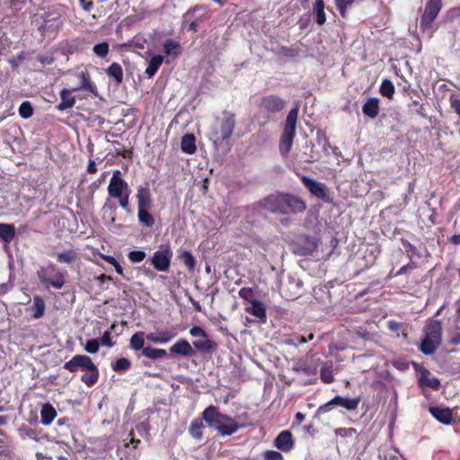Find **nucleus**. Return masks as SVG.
I'll list each match as a JSON object with an SVG mask.
<instances>
[{
    "mask_svg": "<svg viewBox=\"0 0 460 460\" xmlns=\"http://www.w3.org/2000/svg\"><path fill=\"white\" fill-rule=\"evenodd\" d=\"M401 327H402V323H400L396 321L391 320L388 322V328L392 332H398L401 329Z\"/></svg>",
    "mask_w": 460,
    "mask_h": 460,
    "instance_id": "obj_58",
    "label": "nucleus"
},
{
    "mask_svg": "<svg viewBox=\"0 0 460 460\" xmlns=\"http://www.w3.org/2000/svg\"><path fill=\"white\" fill-rule=\"evenodd\" d=\"M175 333L172 331H161L157 332V336L159 340V344H164L172 341L175 337Z\"/></svg>",
    "mask_w": 460,
    "mask_h": 460,
    "instance_id": "obj_46",
    "label": "nucleus"
},
{
    "mask_svg": "<svg viewBox=\"0 0 460 460\" xmlns=\"http://www.w3.org/2000/svg\"><path fill=\"white\" fill-rule=\"evenodd\" d=\"M179 259L188 268L189 270H192L196 264V260L190 251H183L179 255Z\"/></svg>",
    "mask_w": 460,
    "mask_h": 460,
    "instance_id": "obj_39",
    "label": "nucleus"
},
{
    "mask_svg": "<svg viewBox=\"0 0 460 460\" xmlns=\"http://www.w3.org/2000/svg\"><path fill=\"white\" fill-rule=\"evenodd\" d=\"M320 378L324 384H332L334 381L333 367L332 363H324L320 369Z\"/></svg>",
    "mask_w": 460,
    "mask_h": 460,
    "instance_id": "obj_35",
    "label": "nucleus"
},
{
    "mask_svg": "<svg viewBox=\"0 0 460 460\" xmlns=\"http://www.w3.org/2000/svg\"><path fill=\"white\" fill-rule=\"evenodd\" d=\"M57 260L59 263H74L77 260V253L74 250H66L57 254Z\"/></svg>",
    "mask_w": 460,
    "mask_h": 460,
    "instance_id": "obj_37",
    "label": "nucleus"
},
{
    "mask_svg": "<svg viewBox=\"0 0 460 460\" xmlns=\"http://www.w3.org/2000/svg\"><path fill=\"white\" fill-rule=\"evenodd\" d=\"M314 11L315 13V22L319 25L324 24L326 22V15L324 12V1L323 0H315L314 4Z\"/></svg>",
    "mask_w": 460,
    "mask_h": 460,
    "instance_id": "obj_36",
    "label": "nucleus"
},
{
    "mask_svg": "<svg viewBox=\"0 0 460 460\" xmlns=\"http://www.w3.org/2000/svg\"><path fill=\"white\" fill-rule=\"evenodd\" d=\"M394 366L400 370H405L409 367V364L402 360L394 361Z\"/></svg>",
    "mask_w": 460,
    "mask_h": 460,
    "instance_id": "obj_62",
    "label": "nucleus"
},
{
    "mask_svg": "<svg viewBox=\"0 0 460 460\" xmlns=\"http://www.w3.org/2000/svg\"><path fill=\"white\" fill-rule=\"evenodd\" d=\"M425 338L420 345V350L424 355H432L442 343V325L439 320L431 321L424 328Z\"/></svg>",
    "mask_w": 460,
    "mask_h": 460,
    "instance_id": "obj_5",
    "label": "nucleus"
},
{
    "mask_svg": "<svg viewBox=\"0 0 460 460\" xmlns=\"http://www.w3.org/2000/svg\"><path fill=\"white\" fill-rule=\"evenodd\" d=\"M429 371L423 369L421 376L419 379L420 385L421 387H429L434 390H438L440 387V381L437 377H429Z\"/></svg>",
    "mask_w": 460,
    "mask_h": 460,
    "instance_id": "obj_26",
    "label": "nucleus"
},
{
    "mask_svg": "<svg viewBox=\"0 0 460 460\" xmlns=\"http://www.w3.org/2000/svg\"><path fill=\"white\" fill-rule=\"evenodd\" d=\"M146 333L142 331L136 332L129 339L128 348L137 353L138 351L143 352L145 346Z\"/></svg>",
    "mask_w": 460,
    "mask_h": 460,
    "instance_id": "obj_21",
    "label": "nucleus"
},
{
    "mask_svg": "<svg viewBox=\"0 0 460 460\" xmlns=\"http://www.w3.org/2000/svg\"><path fill=\"white\" fill-rule=\"evenodd\" d=\"M151 208H137V217L139 223L146 227H152L155 225V218L149 213Z\"/></svg>",
    "mask_w": 460,
    "mask_h": 460,
    "instance_id": "obj_34",
    "label": "nucleus"
},
{
    "mask_svg": "<svg viewBox=\"0 0 460 460\" xmlns=\"http://www.w3.org/2000/svg\"><path fill=\"white\" fill-rule=\"evenodd\" d=\"M10 6L16 10H21L25 5L23 0H8Z\"/></svg>",
    "mask_w": 460,
    "mask_h": 460,
    "instance_id": "obj_55",
    "label": "nucleus"
},
{
    "mask_svg": "<svg viewBox=\"0 0 460 460\" xmlns=\"http://www.w3.org/2000/svg\"><path fill=\"white\" fill-rule=\"evenodd\" d=\"M294 445L293 435L289 430L281 431L274 440V446L282 452H289Z\"/></svg>",
    "mask_w": 460,
    "mask_h": 460,
    "instance_id": "obj_16",
    "label": "nucleus"
},
{
    "mask_svg": "<svg viewBox=\"0 0 460 460\" xmlns=\"http://www.w3.org/2000/svg\"><path fill=\"white\" fill-rule=\"evenodd\" d=\"M106 172H103L99 179L93 181L89 187L92 193H94L101 185L105 181Z\"/></svg>",
    "mask_w": 460,
    "mask_h": 460,
    "instance_id": "obj_52",
    "label": "nucleus"
},
{
    "mask_svg": "<svg viewBox=\"0 0 460 460\" xmlns=\"http://www.w3.org/2000/svg\"><path fill=\"white\" fill-rule=\"evenodd\" d=\"M141 356L152 360H157L166 357L167 352L164 349H157L153 348L151 346H146V348L143 349V352H141Z\"/></svg>",
    "mask_w": 460,
    "mask_h": 460,
    "instance_id": "obj_30",
    "label": "nucleus"
},
{
    "mask_svg": "<svg viewBox=\"0 0 460 460\" xmlns=\"http://www.w3.org/2000/svg\"><path fill=\"white\" fill-rule=\"evenodd\" d=\"M164 51L168 56L178 57L181 53V46L177 40H166L164 43Z\"/></svg>",
    "mask_w": 460,
    "mask_h": 460,
    "instance_id": "obj_31",
    "label": "nucleus"
},
{
    "mask_svg": "<svg viewBox=\"0 0 460 460\" xmlns=\"http://www.w3.org/2000/svg\"><path fill=\"white\" fill-rule=\"evenodd\" d=\"M99 342H100V345H102V346H106L108 348H111L115 345V342L112 341L111 340V332L110 331H105L102 337L100 338V340H98Z\"/></svg>",
    "mask_w": 460,
    "mask_h": 460,
    "instance_id": "obj_48",
    "label": "nucleus"
},
{
    "mask_svg": "<svg viewBox=\"0 0 460 460\" xmlns=\"http://www.w3.org/2000/svg\"><path fill=\"white\" fill-rule=\"evenodd\" d=\"M110 50V46L107 41L98 43L93 46V51L99 58H105Z\"/></svg>",
    "mask_w": 460,
    "mask_h": 460,
    "instance_id": "obj_42",
    "label": "nucleus"
},
{
    "mask_svg": "<svg viewBox=\"0 0 460 460\" xmlns=\"http://www.w3.org/2000/svg\"><path fill=\"white\" fill-rule=\"evenodd\" d=\"M253 290L252 288H242L239 292H238V295L241 298H243V300H246L248 302L251 303V301H252V296H253Z\"/></svg>",
    "mask_w": 460,
    "mask_h": 460,
    "instance_id": "obj_49",
    "label": "nucleus"
},
{
    "mask_svg": "<svg viewBox=\"0 0 460 460\" xmlns=\"http://www.w3.org/2000/svg\"><path fill=\"white\" fill-rule=\"evenodd\" d=\"M172 258V251L166 245L155 252L149 261L156 270L165 272L170 270Z\"/></svg>",
    "mask_w": 460,
    "mask_h": 460,
    "instance_id": "obj_11",
    "label": "nucleus"
},
{
    "mask_svg": "<svg viewBox=\"0 0 460 460\" xmlns=\"http://www.w3.org/2000/svg\"><path fill=\"white\" fill-rule=\"evenodd\" d=\"M314 334L313 333H310L308 335V337H305V336H296V339L294 341H297L298 343L300 344H304V343H306L307 341H312L314 339Z\"/></svg>",
    "mask_w": 460,
    "mask_h": 460,
    "instance_id": "obj_56",
    "label": "nucleus"
},
{
    "mask_svg": "<svg viewBox=\"0 0 460 460\" xmlns=\"http://www.w3.org/2000/svg\"><path fill=\"white\" fill-rule=\"evenodd\" d=\"M360 402V398H344L340 395H336L334 398L332 399V402H333L334 405L341 406L348 411H354L358 407Z\"/></svg>",
    "mask_w": 460,
    "mask_h": 460,
    "instance_id": "obj_23",
    "label": "nucleus"
},
{
    "mask_svg": "<svg viewBox=\"0 0 460 460\" xmlns=\"http://www.w3.org/2000/svg\"><path fill=\"white\" fill-rule=\"evenodd\" d=\"M15 237V227L13 225L0 223V239L6 244L13 242Z\"/></svg>",
    "mask_w": 460,
    "mask_h": 460,
    "instance_id": "obj_27",
    "label": "nucleus"
},
{
    "mask_svg": "<svg viewBox=\"0 0 460 460\" xmlns=\"http://www.w3.org/2000/svg\"><path fill=\"white\" fill-rule=\"evenodd\" d=\"M181 151L192 155L196 152V138L193 134H186L182 137L181 141Z\"/></svg>",
    "mask_w": 460,
    "mask_h": 460,
    "instance_id": "obj_28",
    "label": "nucleus"
},
{
    "mask_svg": "<svg viewBox=\"0 0 460 460\" xmlns=\"http://www.w3.org/2000/svg\"><path fill=\"white\" fill-rule=\"evenodd\" d=\"M77 89H67L64 88L60 91L59 96H60V103L57 105V109L58 111H66L68 109H71L75 104V97L72 94L73 92L76 91Z\"/></svg>",
    "mask_w": 460,
    "mask_h": 460,
    "instance_id": "obj_18",
    "label": "nucleus"
},
{
    "mask_svg": "<svg viewBox=\"0 0 460 460\" xmlns=\"http://www.w3.org/2000/svg\"><path fill=\"white\" fill-rule=\"evenodd\" d=\"M317 241L314 237L304 235L299 238V250L301 255H311L317 249Z\"/></svg>",
    "mask_w": 460,
    "mask_h": 460,
    "instance_id": "obj_20",
    "label": "nucleus"
},
{
    "mask_svg": "<svg viewBox=\"0 0 460 460\" xmlns=\"http://www.w3.org/2000/svg\"><path fill=\"white\" fill-rule=\"evenodd\" d=\"M101 257H102V258L106 262H108L109 264H111V265H112V266H113V265H115V264H117V261H117L113 256H111V255H104V254H102V255H101Z\"/></svg>",
    "mask_w": 460,
    "mask_h": 460,
    "instance_id": "obj_63",
    "label": "nucleus"
},
{
    "mask_svg": "<svg viewBox=\"0 0 460 460\" xmlns=\"http://www.w3.org/2000/svg\"><path fill=\"white\" fill-rule=\"evenodd\" d=\"M107 190L109 198L117 199L119 206L127 213L131 212L129 205V196L131 190L127 181L122 179L121 172L119 170H115L113 172Z\"/></svg>",
    "mask_w": 460,
    "mask_h": 460,
    "instance_id": "obj_3",
    "label": "nucleus"
},
{
    "mask_svg": "<svg viewBox=\"0 0 460 460\" xmlns=\"http://www.w3.org/2000/svg\"><path fill=\"white\" fill-rule=\"evenodd\" d=\"M100 348V342L97 339H91L86 341L84 346V350L88 353L94 354L97 353Z\"/></svg>",
    "mask_w": 460,
    "mask_h": 460,
    "instance_id": "obj_47",
    "label": "nucleus"
},
{
    "mask_svg": "<svg viewBox=\"0 0 460 460\" xmlns=\"http://www.w3.org/2000/svg\"><path fill=\"white\" fill-rule=\"evenodd\" d=\"M146 257V253L140 250L131 251L128 254V258L132 263L141 262Z\"/></svg>",
    "mask_w": 460,
    "mask_h": 460,
    "instance_id": "obj_45",
    "label": "nucleus"
},
{
    "mask_svg": "<svg viewBox=\"0 0 460 460\" xmlns=\"http://www.w3.org/2000/svg\"><path fill=\"white\" fill-rule=\"evenodd\" d=\"M245 312L259 319V323L267 322V311L264 304L257 299L251 301V305L244 308Z\"/></svg>",
    "mask_w": 460,
    "mask_h": 460,
    "instance_id": "obj_17",
    "label": "nucleus"
},
{
    "mask_svg": "<svg viewBox=\"0 0 460 460\" xmlns=\"http://www.w3.org/2000/svg\"><path fill=\"white\" fill-rule=\"evenodd\" d=\"M296 372H302L305 375H314L316 373V368L308 366L305 362H298L295 367Z\"/></svg>",
    "mask_w": 460,
    "mask_h": 460,
    "instance_id": "obj_44",
    "label": "nucleus"
},
{
    "mask_svg": "<svg viewBox=\"0 0 460 460\" xmlns=\"http://www.w3.org/2000/svg\"><path fill=\"white\" fill-rule=\"evenodd\" d=\"M40 282L46 288L60 289L66 283L65 273L59 270L55 264L40 266L37 271Z\"/></svg>",
    "mask_w": 460,
    "mask_h": 460,
    "instance_id": "obj_7",
    "label": "nucleus"
},
{
    "mask_svg": "<svg viewBox=\"0 0 460 460\" xmlns=\"http://www.w3.org/2000/svg\"><path fill=\"white\" fill-rule=\"evenodd\" d=\"M449 344L455 346L460 344V332L449 340Z\"/></svg>",
    "mask_w": 460,
    "mask_h": 460,
    "instance_id": "obj_64",
    "label": "nucleus"
},
{
    "mask_svg": "<svg viewBox=\"0 0 460 460\" xmlns=\"http://www.w3.org/2000/svg\"><path fill=\"white\" fill-rule=\"evenodd\" d=\"M146 339L153 343L159 344L157 332H149L146 335Z\"/></svg>",
    "mask_w": 460,
    "mask_h": 460,
    "instance_id": "obj_60",
    "label": "nucleus"
},
{
    "mask_svg": "<svg viewBox=\"0 0 460 460\" xmlns=\"http://www.w3.org/2000/svg\"><path fill=\"white\" fill-rule=\"evenodd\" d=\"M163 62L164 58L160 55H155L150 59L145 72L148 78H152L156 74Z\"/></svg>",
    "mask_w": 460,
    "mask_h": 460,
    "instance_id": "obj_32",
    "label": "nucleus"
},
{
    "mask_svg": "<svg viewBox=\"0 0 460 460\" xmlns=\"http://www.w3.org/2000/svg\"><path fill=\"white\" fill-rule=\"evenodd\" d=\"M441 7V0H429L427 2L420 24L421 30L426 31L431 27V24L437 18Z\"/></svg>",
    "mask_w": 460,
    "mask_h": 460,
    "instance_id": "obj_12",
    "label": "nucleus"
},
{
    "mask_svg": "<svg viewBox=\"0 0 460 460\" xmlns=\"http://www.w3.org/2000/svg\"><path fill=\"white\" fill-rule=\"evenodd\" d=\"M364 114L374 118V97L369 98L363 106Z\"/></svg>",
    "mask_w": 460,
    "mask_h": 460,
    "instance_id": "obj_51",
    "label": "nucleus"
},
{
    "mask_svg": "<svg viewBox=\"0 0 460 460\" xmlns=\"http://www.w3.org/2000/svg\"><path fill=\"white\" fill-rule=\"evenodd\" d=\"M190 334L192 337L199 338L193 341L192 344L198 351L201 353H208L217 349V344L209 340L205 330L200 326H193L190 330Z\"/></svg>",
    "mask_w": 460,
    "mask_h": 460,
    "instance_id": "obj_10",
    "label": "nucleus"
},
{
    "mask_svg": "<svg viewBox=\"0 0 460 460\" xmlns=\"http://www.w3.org/2000/svg\"><path fill=\"white\" fill-rule=\"evenodd\" d=\"M279 54H281L286 57L293 58L297 54V52L294 49L288 48V47H281L279 49Z\"/></svg>",
    "mask_w": 460,
    "mask_h": 460,
    "instance_id": "obj_53",
    "label": "nucleus"
},
{
    "mask_svg": "<svg viewBox=\"0 0 460 460\" xmlns=\"http://www.w3.org/2000/svg\"><path fill=\"white\" fill-rule=\"evenodd\" d=\"M86 172L90 174H93L97 172V166L93 159H90L87 164Z\"/></svg>",
    "mask_w": 460,
    "mask_h": 460,
    "instance_id": "obj_57",
    "label": "nucleus"
},
{
    "mask_svg": "<svg viewBox=\"0 0 460 460\" xmlns=\"http://www.w3.org/2000/svg\"><path fill=\"white\" fill-rule=\"evenodd\" d=\"M298 107L292 108L286 118L285 126L279 142V152L286 156L290 152L294 138L296 137V120L298 117Z\"/></svg>",
    "mask_w": 460,
    "mask_h": 460,
    "instance_id": "obj_6",
    "label": "nucleus"
},
{
    "mask_svg": "<svg viewBox=\"0 0 460 460\" xmlns=\"http://www.w3.org/2000/svg\"><path fill=\"white\" fill-rule=\"evenodd\" d=\"M93 364V361L89 356L75 355L69 361L64 364L63 368L69 371L70 373H75L79 369L85 371Z\"/></svg>",
    "mask_w": 460,
    "mask_h": 460,
    "instance_id": "obj_13",
    "label": "nucleus"
},
{
    "mask_svg": "<svg viewBox=\"0 0 460 460\" xmlns=\"http://www.w3.org/2000/svg\"><path fill=\"white\" fill-rule=\"evenodd\" d=\"M45 308L46 306L43 298L40 296H33V303L30 308L32 312L31 317L33 319L41 318L44 315Z\"/></svg>",
    "mask_w": 460,
    "mask_h": 460,
    "instance_id": "obj_29",
    "label": "nucleus"
},
{
    "mask_svg": "<svg viewBox=\"0 0 460 460\" xmlns=\"http://www.w3.org/2000/svg\"><path fill=\"white\" fill-rule=\"evenodd\" d=\"M136 199L137 208H152L153 199L148 183L137 187Z\"/></svg>",
    "mask_w": 460,
    "mask_h": 460,
    "instance_id": "obj_15",
    "label": "nucleus"
},
{
    "mask_svg": "<svg viewBox=\"0 0 460 460\" xmlns=\"http://www.w3.org/2000/svg\"><path fill=\"white\" fill-rule=\"evenodd\" d=\"M264 460H284L283 456L275 450H267L263 453Z\"/></svg>",
    "mask_w": 460,
    "mask_h": 460,
    "instance_id": "obj_50",
    "label": "nucleus"
},
{
    "mask_svg": "<svg viewBox=\"0 0 460 460\" xmlns=\"http://www.w3.org/2000/svg\"><path fill=\"white\" fill-rule=\"evenodd\" d=\"M82 82L79 89L87 90L91 93H94L96 85L91 81L90 75L87 72L82 73Z\"/></svg>",
    "mask_w": 460,
    "mask_h": 460,
    "instance_id": "obj_41",
    "label": "nucleus"
},
{
    "mask_svg": "<svg viewBox=\"0 0 460 460\" xmlns=\"http://www.w3.org/2000/svg\"><path fill=\"white\" fill-rule=\"evenodd\" d=\"M354 2L355 0H334L336 8L342 18L347 16V10Z\"/></svg>",
    "mask_w": 460,
    "mask_h": 460,
    "instance_id": "obj_40",
    "label": "nucleus"
},
{
    "mask_svg": "<svg viewBox=\"0 0 460 460\" xmlns=\"http://www.w3.org/2000/svg\"><path fill=\"white\" fill-rule=\"evenodd\" d=\"M379 92L383 96L392 99L394 94V86L390 80L385 79L380 85Z\"/></svg>",
    "mask_w": 460,
    "mask_h": 460,
    "instance_id": "obj_38",
    "label": "nucleus"
},
{
    "mask_svg": "<svg viewBox=\"0 0 460 460\" xmlns=\"http://www.w3.org/2000/svg\"><path fill=\"white\" fill-rule=\"evenodd\" d=\"M203 420L215 429L223 436H230L235 433L239 426L235 420L227 414L221 413L219 409L214 405L207 407L202 412V419H194L189 427L190 435L195 439H201L204 429Z\"/></svg>",
    "mask_w": 460,
    "mask_h": 460,
    "instance_id": "obj_1",
    "label": "nucleus"
},
{
    "mask_svg": "<svg viewBox=\"0 0 460 460\" xmlns=\"http://www.w3.org/2000/svg\"><path fill=\"white\" fill-rule=\"evenodd\" d=\"M235 126V114L226 110L223 111L222 118L218 119V126L211 130L209 139L215 146L221 145L232 137Z\"/></svg>",
    "mask_w": 460,
    "mask_h": 460,
    "instance_id": "obj_4",
    "label": "nucleus"
},
{
    "mask_svg": "<svg viewBox=\"0 0 460 460\" xmlns=\"http://www.w3.org/2000/svg\"><path fill=\"white\" fill-rule=\"evenodd\" d=\"M300 180L304 186L308 190V191L313 196L316 197L317 199L323 200L325 203L332 202L333 198L331 195L329 189L324 183L319 182L305 175H302L300 177Z\"/></svg>",
    "mask_w": 460,
    "mask_h": 460,
    "instance_id": "obj_9",
    "label": "nucleus"
},
{
    "mask_svg": "<svg viewBox=\"0 0 460 460\" xmlns=\"http://www.w3.org/2000/svg\"><path fill=\"white\" fill-rule=\"evenodd\" d=\"M333 402H332V400L329 401L327 403L320 406L317 410L318 413H325L330 411L331 407L333 406Z\"/></svg>",
    "mask_w": 460,
    "mask_h": 460,
    "instance_id": "obj_59",
    "label": "nucleus"
},
{
    "mask_svg": "<svg viewBox=\"0 0 460 460\" xmlns=\"http://www.w3.org/2000/svg\"><path fill=\"white\" fill-rule=\"evenodd\" d=\"M79 4L81 7L85 11H90L93 6V2L87 0H79Z\"/></svg>",
    "mask_w": 460,
    "mask_h": 460,
    "instance_id": "obj_61",
    "label": "nucleus"
},
{
    "mask_svg": "<svg viewBox=\"0 0 460 460\" xmlns=\"http://www.w3.org/2000/svg\"><path fill=\"white\" fill-rule=\"evenodd\" d=\"M259 205L273 214L296 215L305 211V201L292 193L275 192L259 201Z\"/></svg>",
    "mask_w": 460,
    "mask_h": 460,
    "instance_id": "obj_2",
    "label": "nucleus"
},
{
    "mask_svg": "<svg viewBox=\"0 0 460 460\" xmlns=\"http://www.w3.org/2000/svg\"><path fill=\"white\" fill-rule=\"evenodd\" d=\"M19 114L23 119H29L33 115V108L30 102H23L20 105Z\"/></svg>",
    "mask_w": 460,
    "mask_h": 460,
    "instance_id": "obj_43",
    "label": "nucleus"
},
{
    "mask_svg": "<svg viewBox=\"0 0 460 460\" xmlns=\"http://www.w3.org/2000/svg\"><path fill=\"white\" fill-rule=\"evenodd\" d=\"M131 366V361L127 358H119L111 364L112 370L119 374L127 372L130 369Z\"/></svg>",
    "mask_w": 460,
    "mask_h": 460,
    "instance_id": "obj_33",
    "label": "nucleus"
},
{
    "mask_svg": "<svg viewBox=\"0 0 460 460\" xmlns=\"http://www.w3.org/2000/svg\"><path fill=\"white\" fill-rule=\"evenodd\" d=\"M286 104L287 102L279 95L267 94L260 99L258 106L261 111L267 113V119H270L271 116L282 111Z\"/></svg>",
    "mask_w": 460,
    "mask_h": 460,
    "instance_id": "obj_8",
    "label": "nucleus"
},
{
    "mask_svg": "<svg viewBox=\"0 0 460 460\" xmlns=\"http://www.w3.org/2000/svg\"><path fill=\"white\" fill-rule=\"evenodd\" d=\"M429 411L437 420L445 425H448L452 422V411L449 408L432 406L429 408Z\"/></svg>",
    "mask_w": 460,
    "mask_h": 460,
    "instance_id": "obj_19",
    "label": "nucleus"
},
{
    "mask_svg": "<svg viewBox=\"0 0 460 460\" xmlns=\"http://www.w3.org/2000/svg\"><path fill=\"white\" fill-rule=\"evenodd\" d=\"M37 60L42 65H51L55 61V58L49 55H40Z\"/></svg>",
    "mask_w": 460,
    "mask_h": 460,
    "instance_id": "obj_54",
    "label": "nucleus"
},
{
    "mask_svg": "<svg viewBox=\"0 0 460 460\" xmlns=\"http://www.w3.org/2000/svg\"><path fill=\"white\" fill-rule=\"evenodd\" d=\"M169 351L172 356H182L185 358L193 357L196 353L195 349L185 339L178 340L172 346L170 347Z\"/></svg>",
    "mask_w": 460,
    "mask_h": 460,
    "instance_id": "obj_14",
    "label": "nucleus"
},
{
    "mask_svg": "<svg viewBox=\"0 0 460 460\" xmlns=\"http://www.w3.org/2000/svg\"><path fill=\"white\" fill-rule=\"evenodd\" d=\"M57 417V411L49 402L42 405L40 410V422L44 426H49Z\"/></svg>",
    "mask_w": 460,
    "mask_h": 460,
    "instance_id": "obj_22",
    "label": "nucleus"
},
{
    "mask_svg": "<svg viewBox=\"0 0 460 460\" xmlns=\"http://www.w3.org/2000/svg\"><path fill=\"white\" fill-rule=\"evenodd\" d=\"M99 369L95 364L85 370V373L81 376V381L87 386H93L99 379Z\"/></svg>",
    "mask_w": 460,
    "mask_h": 460,
    "instance_id": "obj_24",
    "label": "nucleus"
},
{
    "mask_svg": "<svg viewBox=\"0 0 460 460\" xmlns=\"http://www.w3.org/2000/svg\"><path fill=\"white\" fill-rule=\"evenodd\" d=\"M105 73L108 77L113 79L115 84L119 85L123 82V69L119 63L113 62L106 68Z\"/></svg>",
    "mask_w": 460,
    "mask_h": 460,
    "instance_id": "obj_25",
    "label": "nucleus"
}]
</instances>
